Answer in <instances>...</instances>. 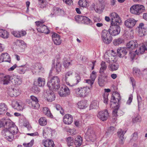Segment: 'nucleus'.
<instances>
[{
    "label": "nucleus",
    "instance_id": "nucleus-60",
    "mask_svg": "<svg viewBox=\"0 0 147 147\" xmlns=\"http://www.w3.org/2000/svg\"><path fill=\"white\" fill-rule=\"evenodd\" d=\"M34 143V140L32 139L30 142L27 143H23V145L25 147H30L32 146Z\"/></svg>",
    "mask_w": 147,
    "mask_h": 147
},
{
    "label": "nucleus",
    "instance_id": "nucleus-26",
    "mask_svg": "<svg viewBox=\"0 0 147 147\" xmlns=\"http://www.w3.org/2000/svg\"><path fill=\"white\" fill-rule=\"evenodd\" d=\"M126 132V131H124L121 129H119L117 132L118 136L120 139L119 143L121 144H123L124 143V137L123 136Z\"/></svg>",
    "mask_w": 147,
    "mask_h": 147
},
{
    "label": "nucleus",
    "instance_id": "nucleus-35",
    "mask_svg": "<svg viewBox=\"0 0 147 147\" xmlns=\"http://www.w3.org/2000/svg\"><path fill=\"white\" fill-rule=\"evenodd\" d=\"M27 69V68L25 65L18 67L17 69V71L20 74H23L25 73Z\"/></svg>",
    "mask_w": 147,
    "mask_h": 147
},
{
    "label": "nucleus",
    "instance_id": "nucleus-9",
    "mask_svg": "<svg viewBox=\"0 0 147 147\" xmlns=\"http://www.w3.org/2000/svg\"><path fill=\"white\" fill-rule=\"evenodd\" d=\"M138 44L136 41L131 40L127 43V48L129 51V54H131L132 52H135V49L138 46Z\"/></svg>",
    "mask_w": 147,
    "mask_h": 147
},
{
    "label": "nucleus",
    "instance_id": "nucleus-2",
    "mask_svg": "<svg viewBox=\"0 0 147 147\" xmlns=\"http://www.w3.org/2000/svg\"><path fill=\"white\" fill-rule=\"evenodd\" d=\"M91 89L87 86L78 88L74 89V94L77 97L84 98L90 93Z\"/></svg>",
    "mask_w": 147,
    "mask_h": 147
},
{
    "label": "nucleus",
    "instance_id": "nucleus-37",
    "mask_svg": "<svg viewBox=\"0 0 147 147\" xmlns=\"http://www.w3.org/2000/svg\"><path fill=\"white\" fill-rule=\"evenodd\" d=\"M47 120L44 117H40L38 120V123L39 125L42 126L46 125L47 123Z\"/></svg>",
    "mask_w": 147,
    "mask_h": 147
},
{
    "label": "nucleus",
    "instance_id": "nucleus-20",
    "mask_svg": "<svg viewBox=\"0 0 147 147\" xmlns=\"http://www.w3.org/2000/svg\"><path fill=\"white\" fill-rule=\"evenodd\" d=\"M128 51H129L128 49L125 47L119 48L117 51L119 57H123L127 54Z\"/></svg>",
    "mask_w": 147,
    "mask_h": 147
},
{
    "label": "nucleus",
    "instance_id": "nucleus-48",
    "mask_svg": "<svg viewBox=\"0 0 147 147\" xmlns=\"http://www.w3.org/2000/svg\"><path fill=\"white\" fill-rule=\"evenodd\" d=\"M51 133V129L49 127L45 128L43 130V134L44 136L46 138L47 136L50 134Z\"/></svg>",
    "mask_w": 147,
    "mask_h": 147
},
{
    "label": "nucleus",
    "instance_id": "nucleus-45",
    "mask_svg": "<svg viewBox=\"0 0 147 147\" xmlns=\"http://www.w3.org/2000/svg\"><path fill=\"white\" fill-rule=\"evenodd\" d=\"M22 82V80L21 78L18 77L17 76H14L13 83L15 85H19Z\"/></svg>",
    "mask_w": 147,
    "mask_h": 147
},
{
    "label": "nucleus",
    "instance_id": "nucleus-53",
    "mask_svg": "<svg viewBox=\"0 0 147 147\" xmlns=\"http://www.w3.org/2000/svg\"><path fill=\"white\" fill-rule=\"evenodd\" d=\"M38 2L40 8H43L46 6L47 3L45 0H38Z\"/></svg>",
    "mask_w": 147,
    "mask_h": 147
},
{
    "label": "nucleus",
    "instance_id": "nucleus-17",
    "mask_svg": "<svg viewBox=\"0 0 147 147\" xmlns=\"http://www.w3.org/2000/svg\"><path fill=\"white\" fill-rule=\"evenodd\" d=\"M52 37L54 44L56 45H59L61 43V40L60 36L59 34L55 32L52 33Z\"/></svg>",
    "mask_w": 147,
    "mask_h": 147
},
{
    "label": "nucleus",
    "instance_id": "nucleus-39",
    "mask_svg": "<svg viewBox=\"0 0 147 147\" xmlns=\"http://www.w3.org/2000/svg\"><path fill=\"white\" fill-rule=\"evenodd\" d=\"M99 102L96 100H94L91 103L90 106V109H96L98 107Z\"/></svg>",
    "mask_w": 147,
    "mask_h": 147
},
{
    "label": "nucleus",
    "instance_id": "nucleus-44",
    "mask_svg": "<svg viewBox=\"0 0 147 147\" xmlns=\"http://www.w3.org/2000/svg\"><path fill=\"white\" fill-rule=\"evenodd\" d=\"M119 66L117 63H114L110 64L109 66V69L111 71H114L117 70Z\"/></svg>",
    "mask_w": 147,
    "mask_h": 147
},
{
    "label": "nucleus",
    "instance_id": "nucleus-52",
    "mask_svg": "<svg viewBox=\"0 0 147 147\" xmlns=\"http://www.w3.org/2000/svg\"><path fill=\"white\" fill-rule=\"evenodd\" d=\"M91 23H92V21L90 19L86 16H84L82 23L89 24Z\"/></svg>",
    "mask_w": 147,
    "mask_h": 147
},
{
    "label": "nucleus",
    "instance_id": "nucleus-15",
    "mask_svg": "<svg viewBox=\"0 0 147 147\" xmlns=\"http://www.w3.org/2000/svg\"><path fill=\"white\" fill-rule=\"evenodd\" d=\"M136 29L138 31L140 36L144 35L147 32V28L144 26V24L143 23H140Z\"/></svg>",
    "mask_w": 147,
    "mask_h": 147
},
{
    "label": "nucleus",
    "instance_id": "nucleus-46",
    "mask_svg": "<svg viewBox=\"0 0 147 147\" xmlns=\"http://www.w3.org/2000/svg\"><path fill=\"white\" fill-rule=\"evenodd\" d=\"M54 67L55 69L57 72H59L61 71L62 68V65L59 62H57L55 65H54Z\"/></svg>",
    "mask_w": 147,
    "mask_h": 147
},
{
    "label": "nucleus",
    "instance_id": "nucleus-43",
    "mask_svg": "<svg viewBox=\"0 0 147 147\" xmlns=\"http://www.w3.org/2000/svg\"><path fill=\"white\" fill-rule=\"evenodd\" d=\"M43 111L44 113L48 117L51 118L53 117V115L51 113L50 110L47 107H43Z\"/></svg>",
    "mask_w": 147,
    "mask_h": 147
},
{
    "label": "nucleus",
    "instance_id": "nucleus-57",
    "mask_svg": "<svg viewBox=\"0 0 147 147\" xmlns=\"http://www.w3.org/2000/svg\"><path fill=\"white\" fill-rule=\"evenodd\" d=\"M56 108L58 111H59L60 113L62 115L64 114V111L62 108L59 105H56Z\"/></svg>",
    "mask_w": 147,
    "mask_h": 147
},
{
    "label": "nucleus",
    "instance_id": "nucleus-41",
    "mask_svg": "<svg viewBox=\"0 0 147 147\" xmlns=\"http://www.w3.org/2000/svg\"><path fill=\"white\" fill-rule=\"evenodd\" d=\"M78 4L80 6L86 8L88 6V3L86 0H80Z\"/></svg>",
    "mask_w": 147,
    "mask_h": 147
},
{
    "label": "nucleus",
    "instance_id": "nucleus-55",
    "mask_svg": "<svg viewBox=\"0 0 147 147\" xmlns=\"http://www.w3.org/2000/svg\"><path fill=\"white\" fill-rule=\"evenodd\" d=\"M31 99H28L27 100V102L28 104H30L31 102L38 101L37 98L34 96H30Z\"/></svg>",
    "mask_w": 147,
    "mask_h": 147
},
{
    "label": "nucleus",
    "instance_id": "nucleus-28",
    "mask_svg": "<svg viewBox=\"0 0 147 147\" xmlns=\"http://www.w3.org/2000/svg\"><path fill=\"white\" fill-rule=\"evenodd\" d=\"M13 79L12 76L7 75L4 76L3 74V77L0 80H3V84H8L11 80Z\"/></svg>",
    "mask_w": 147,
    "mask_h": 147
},
{
    "label": "nucleus",
    "instance_id": "nucleus-12",
    "mask_svg": "<svg viewBox=\"0 0 147 147\" xmlns=\"http://www.w3.org/2000/svg\"><path fill=\"white\" fill-rule=\"evenodd\" d=\"M97 117L100 120L104 121L107 120L109 115L107 110L99 112L97 114Z\"/></svg>",
    "mask_w": 147,
    "mask_h": 147
},
{
    "label": "nucleus",
    "instance_id": "nucleus-56",
    "mask_svg": "<svg viewBox=\"0 0 147 147\" xmlns=\"http://www.w3.org/2000/svg\"><path fill=\"white\" fill-rule=\"evenodd\" d=\"M66 141L68 145L69 146L72 145L74 142V139L70 137L67 138L66 139Z\"/></svg>",
    "mask_w": 147,
    "mask_h": 147
},
{
    "label": "nucleus",
    "instance_id": "nucleus-6",
    "mask_svg": "<svg viewBox=\"0 0 147 147\" xmlns=\"http://www.w3.org/2000/svg\"><path fill=\"white\" fill-rule=\"evenodd\" d=\"M131 13L135 15H139L145 11V7L142 5L137 4L134 5L130 8Z\"/></svg>",
    "mask_w": 147,
    "mask_h": 147
},
{
    "label": "nucleus",
    "instance_id": "nucleus-18",
    "mask_svg": "<svg viewBox=\"0 0 147 147\" xmlns=\"http://www.w3.org/2000/svg\"><path fill=\"white\" fill-rule=\"evenodd\" d=\"M11 58L9 54L7 53H1L0 56V62H6L10 63Z\"/></svg>",
    "mask_w": 147,
    "mask_h": 147
},
{
    "label": "nucleus",
    "instance_id": "nucleus-54",
    "mask_svg": "<svg viewBox=\"0 0 147 147\" xmlns=\"http://www.w3.org/2000/svg\"><path fill=\"white\" fill-rule=\"evenodd\" d=\"M8 119H2L0 120V128L3 126L5 128V126L7 124L6 123L8 121Z\"/></svg>",
    "mask_w": 147,
    "mask_h": 147
},
{
    "label": "nucleus",
    "instance_id": "nucleus-64",
    "mask_svg": "<svg viewBox=\"0 0 147 147\" xmlns=\"http://www.w3.org/2000/svg\"><path fill=\"white\" fill-rule=\"evenodd\" d=\"M105 80L102 78H99L98 79V83L99 86L101 87L104 86Z\"/></svg>",
    "mask_w": 147,
    "mask_h": 147
},
{
    "label": "nucleus",
    "instance_id": "nucleus-29",
    "mask_svg": "<svg viewBox=\"0 0 147 147\" xmlns=\"http://www.w3.org/2000/svg\"><path fill=\"white\" fill-rule=\"evenodd\" d=\"M82 139L80 136H78L76 137L74 141V144L76 147H80L82 145Z\"/></svg>",
    "mask_w": 147,
    "mask_h": 147
},
{
    "label": "nucleus",
    "instance_id": "nucleus-4",
    "mask_svg": "<svg viewBox=\"0 0 147 147\" xmlns=\"http://www.w3.org/2000/svg\"><path fill=\"white\" fill-rule=\"evenodd\" d=\"M44 22L45 21L42 20L36 22L35 23L37 26L36 29L39 32L48 34L50 32V30L47 26L43 24Z\"/></svg>",
    "mask_w": 147,
    "mask_h": 147
},
{
    "label": "nucleus",
    "instance_id": "nucleus-14",
    "mask_svg": "<svg viewBox=\"0 0 147 147\" xmlns=\"http://www.w3.org/2000/svg\"><path fill=\"white\" fill-rule=\"evenodd\" d=\"M58 93L60 96H66L70 94V91L69 88L66 86H62L58 91Z\"/></svg>",
    "mask_w": 147,
    "mask_h": 147
},
{
    "label": "nucleus",
    "instance_id": "nucleus-58",
    "mask_svg": "<svg viewBox=\"0 0 147 147\" xmlns=\"http://www.w3.org/2000/svg\"><path fill=\"white\" fill-rule=\"evenodd\" d=\"M141 121V117L140 116L138 115L135 117L133 118L132 119L133 123H136L138 122H140Z\"/></svg>",
    "mask_w": 147,
    "mask_h": 147
},
{
    "label": "nucleus",
    "instance_id": "nucleus-7",
    "mask_svg": "<svg viewBox=\"0 0 147 147\" xmlns=\"http://www.w3.org/2000/svg\"><path fill=\"white\" fill-rule=\"evenodd\" d=\"M116 55L115 52L113 50H109L107 51L104 55V59L105 61L108 63L114 61Z\"/></svg>",
    "mask_w": 147,
    "mask_h": 147
},
{
    "label": "nucleus",
    "instance_id": "nucleus-23",
    "mask_svg": "<svg viewBox=\"0 0 147 147\" xmlns=\"http://www.w3.org/2000/svg\"><path fill=\"white\" fill-rule=\"evenodd\" d=\"M145 50H147V41L144 45L138 48L135 51L137 55H140L143 53Z\"/></svg>",
    "mask_w": 147,
    "mask_h": 147
},
{
    "label": "nucleus",
    "instance_id": "nucleus-21",
    "mask_svg": "<svg viewBox=\"0 0 147 147\" xmlns=\"http://www.w3.org/2000/svg\"><path fill=\"white\" fill-rule=\"evenodd\" d=\"M12 107L18 111L22 110L23 109V105L21 101H14L12 104Z\"/></svg>",
    "mask_w": 147,
    "mask_h": 147
},
{
    "label": "nucleus",
    "instance_id": "nucleus-34",
    "mask_svg": "<svg viewBox=\"0 0 147 147\" xmlns=\"http://www.w3.org/2000/svg\"><path fill=\"white\" fill-rule=\"evenodd\" d=\"M9 34L6 30L0 29V36L4 38H8Z\"/></svg>",
    "mask_w": 147,
    "mask_h": 147
},
{
    "label": "nucleus",
    "instance_id": "nucleus-62",
    "mask_svg": "<svg viewBox=\"0 0 147 147\" xmlns=\"http://www.w3.org/2000/svg\"><path fill=\"white\" fill-rule=\"evenodd\" d=\"M133 98V96L132 94H130L129 96L128 99L127 100L126 104L128 105H130L132 102Z\"/></svg>",
    "mask_w": 147,
    "mask_h": 147
},
{
    "label": "nucleus",
    "instance_id": "nucleus-47",
    "mask_svg": "<svg viewBox=\"0 0 147 147\" xmlns=\"http://www.w3.org/2000/svg\"><path fill=\"white\" fill-rule=\"evenodd\" d=\"M30 104H31V107L32 109H38L40 107L38 101L31 102Z\"/></svg>",
    "mask_w": 147,
    "mask_h": 147
},
{
    "label": "nucleus",
    "instance_id": "nucleus-40",
    "mask_svg": "<svg viewBox=\"0 0 147 147\" xmlns=\"http://www.w3.org/2000/svg\"><path fill=\"white\" fill-rule=\"evenodd\" d=\"M100 4L101 5V7H97L96 9L98 11H102L104 8V5L106 3V0H98Z\"/></svg>",
    "mask_w": 147,
    "mask_h": 147
},
{
    "label": "nucleus",
    "instance_id": "nucleus-63",
    "mask_svg": "<svg viewBox=\"0 0 147 147\" xmlns=\"http://www.w3.org/2000/svg\"><path fill=\"white\" fill-rule=\"evenodd\" d=\"M12 34L14 36L17 38H20V31H14L12 32Z\"/></svg>",
    "mask_w": 147,
    "mask_h": 147
},
{
    "label": "nucleus",
    "instance_id": "nucleus-8",
    "mask_svg": "<svg viewBox=\"0 0 147 147\" xmlns=\"http://www.w3.org/2000/svg\"><path fill=\"white\" fill-rule=\"evenodd\" d=\"M119 24H111L112 25L108 30L111 35L116 36L119 34L121 28Z\"/></svg>",
    "mask_w": 147,
    "mask_h": 147
},
{
    "label": "nucleus",
    "instance_id": "nucleus-31",
    "mask_svg": "<svg viewBox=\"0 0 147 147\" xmlns=\"http://www.w3.org/2000/svg\"><path fill=\"white\" fill-rule=\"evenodd\" d=\"M104 90L105 92L103 95L104 102L106 104H107L108 101V96L109 94L108 93L111 91V90L110 89L107 88L105 89Z\"/></svg>",
    "mask_w": 147,
    "mask_h": 147
},
{
    "label": "nucleus",
    "instance_id": "nucleus-24",
    "mask_svg": "<svg viewBox=\"0 0 147 147\" xmlns=\"http://www.w3.org/2000/svg\"><path fill=\"white\" fill-rule=\"evenodd\" d=\"M42 144L45 147H54L55 146L53 141L50 139L43 140Z\"/></svg>",
    "mask_w": 147,
    "mask_h": 147
},
{
    "label": "nucleus",
    "instance_id": "nucleus-38",
    "mask_svg": "<svg viewBox=\"0 0 147 147\" xmlns=\"http://www.w3.org/2000/svg\"><path fill=\"white\" fill-rule=\"evenodd\" d=\"M45 84V78L39 77L37 80V85L40 87L44 86Z\"/></svg>",
    "mask_w": 147,
    "mask_h": 147
},
{
    "label": "nucleus",
    "instance_id": "nucleus-51",
    "mask_svg": "<svg viewBox=\"0 0 147 147\" xmlns=\"http://www.w3.org/2000/svg\"><path fill=\"white\" fill-rule=\"evenodd\" d=\"M84 17V16L78 15L75 16V19L77 22L80 23H82Z\"/></svg>",
    "mask_w": 147,
    "mask_h": 147
},
{
    "label": "nucleus",
    "instance_id": "nucleus-13",
    "mask_svg": "<svg viewBox=\"0 0 147 147\" xmlns=\"http://www.w3.org/2000/svg\"><path fill=\"white\" fill-rule=\"evenodd\" d=\"M32 71L34 73L44 71V68L42 66V64L40 63H37L33 65L32 67Z\"/></svg>",
    "mask_w": 147,
    "mask_h": 147
},
{
    "label": "nucleus",
    "instance_id": "nucleus-49",
    "mask_svg": "<svg viewBox=\"0 0 147 147\" xmlns=\"http://www.w3.org/2000/svg\"><path fill=\"white\" fill-rule=\"evenodd\" d=\"M123 42V40L120 38L114 40L113 41V45L115 46H117L121 44Z\"/></svg>",
    "mask_w": 147,
    "mask_h": 147
},
{
    "label": "nucleus",
    "instance_id": "nucleus-22",
    "mask_svg": "<svg viewBox=\"0 0 147 147\" xmlns=\"http://www.w3.org/2000/svg\"><path fill=\"white\" fill-rule=\"evenodd\" d=\"M111 101L114 104L119 102L121 99V97L119 94L118 93H113L111 97Z\"/></svg>",
    "mask_w": 147,
    "mask_h": 147
},
{
    "label": "nucleus",
    "instance_id": "nucleus-3",
    "mask_svg": "<svg viewBox=\"0 0 147 147\" xmlns=\"http://www.w3.org/2000/svg\"><path fill=\"white\" fill-rule=\"evenodd\" d=\"M60 80L57 76H53L47 83V86L50 90L57 89L59 87Z\"/></svg>",
    "mask_w": 147,
    "mask_h": 147
},
{
    "label": "nucleus",
    "instance_id": "nucleus-61",
    "mask_svg": "<svg viewBox=\"0 0 147 147\" xmlns=\"http://www.w3.org/2000/svg\"><path fill=\"white\" fill-rule=\"evenodd\" d=\"M137 100L138 103V109H139L142 105V98L139 95H137Z\"/></svg>",
    "mask_w": 147,
    "mask_h": 147
},
{
    "label": "nucleus",
    "instance_id": "nucleus-5",
    "mask_svg": "<svg viewBox=\"0 0 147 147\" xmlns=\"http://www.w3.org/2000/svg\"><path fill=\"white\" fill-rule=\"evenodd\" d=\"M109 30H104L101 33V38L103 42L106 44H109L112 41L113 38Z\"/></svg>",
    "mask_w": 147,
    "mask_h": 147
},
{
    "label": "nucleus",
    "instance_id": "nucleus-19",
    "mask_svg": "<svg viewBox=\"0 0 147 147\" xmlns=\"http://www.w3.org/2000/svg\"><path fill=\"white\" fill-rule=\"evenodd\" d=\"M73 121V117L70 114H65L63 117V122L65 124L70 125L72 123Z\"/></svg>",
    "mask_w": 147,
    "mask_h": 147
},
{
    "label": "nucleus",
    "instance_id": "nucleus-25",
    "mask_svg": "<svg viewBox=\"0 0 147 147\" xmlns=\"http://www.w3.org/2000/svg\"><path fill=\"white\" fill-rule=\"evenodd\" d=\"M20 94V91L18 89L13 88L8 92L9 95L12 97H16L19 95Z\"/></svg>",
    "mask_w": 147,
    "mask_h": 147
},
{
    "label": "nucleus",
    "instance_id": "nucleus-11",
    "mask_svg": "<svg viewBox=\"0 0 147 147\" xmlns=\"http://www.w3.org/2000/svg\"><path fill=\"white\" fill-rule=\"evenodd\" d=\"M86 137L87 138L92 142H93L96 138L95 133L92 129L88 128L86 133Z\"/></svg>",
    "mask_w": 147,
    "mask_h": 147
},
{
    "label": "nucleus",
    "instance_id": "nucleus-36",
    "mask_svg": "<svg viewBox=\"0 0 147 147\" xmlns=\"http://www.w3.org/2000/svg\"><path fill=\"white\" fill-rule=\"evenodd\" d=\"M73 72L72 71H69L65 74L64 81L66 82V84L69 86H71V84L68 82V79L69 76L72 75Z\"/></svg>",
    "mask_w": 147,
    "mask_h": 147
},
{
    "label": "nucleus",
    "instance_id": "nucleus-33",
    "mask_svg": "<svg viewBox=\"0 0 147 147\" xmlns=\"http://www.w3.org/2000/svg\"><path fill=\"white\" fill-rule=\"evenodd\" d=\"M7 105L4 103L0 104V115L4 114L7 110Z\"/></svg>",
    "mask_w": 147,
    "mask_h": 147
},
{
    "label": "nucleus",
    "instance_id": "nucleus-42",
    "mask_svg": "<svg viewBox=\"0 0 147 147\" xmlns=\"http://www.w3.org/2000/svg\"><path fill=\"white\" fill-rule=\"evenodd\" d=\"M101 67L100 68L99 72L100 73H102L104 71H105L107 68V65L105 62L102 61L100 63Z\"/></svg>",
    "mask_w": 147,
    "mask_h": 147
},
{
    "label": "nucleus",
    "instance_id": "nucleus-1",
    "mask_svg": "<svg viewBox=\"0 0 147 147\" xmlns=\"http://www.w3.org/2000/svg\"><path fill=\"white\" fill-rule=\"evenodd\" d=\"M8 121L5 126V128L2 131V134L7 140L11 142L14 139V135L17 134L18 129L15 123L10 119H8Z\"/></svg>",
    "mask_w": 147,
    "mask_h": 147
},
{
    "label": "nucleus",
    "instance_id": "nucleus-30",
    "mask_svg": "<svg viewBox=\"0 0 147 147\" xmlns=\"http://www.w3.org/2000/svg\"><path fill=\"white\" fill-rule=\"evenodd\" d=\"M81 79L80 77V75L77 73H76L75 74V76L73 79L74 83L71 84V86H74L78 83L80 81Z\"/></svg>",
    "mask_w": 147,
    "mask_h": 147
},
{
    "label": "nucleus",
    "instance_id": "nucleus-59",
    "mask_svg": "<svg viewBox=\"0 0 147 147\" xmlns=\"http://www.w3.org/2000/svg\"><path fill=\"white\" fill-rule=\"evenodd\" d=\"M67 131L71 135H75L77 133L76 130L74 128L71 129L67 128Z\"/></svg>",
    "mask_w": 147,
    "mask_h": 147
},
{
    "label": "nucleus",
    "instance_id": "nucleus-27",
    "mask_svg": "<svg viewBox=\"0 0 147 147\" xmlns=\"http://www.w3.org/2000/svg\"><path fill=\"white\" fill-rule=\"evenodd\" d=\"M78 107L80 109H84L88 106L87 101L86 100H82L78 103Z\"/></svg>",
    "mask_w": 147,
    "mask_h": 147
},
{
    "label": "nucleus",
    "instance_id": "nucleus-50",
    "mask_svg": "<svg viewBox=\"0 0 147 147\" xmlns=\"http://www.w3.org/2000/svg\"><path fill=\"white\" fill-rule=\"evenodd\" d=\"M133 73L134 76H139L141 74L140 69L136 67L133 68Z\"/></svg>",
    "mask_w": 147,
    "mask_h": 147
},
{
    "label": "nucleus",
    "instance_id": "nucleus-10",
    "mask_svg": "<svg viewBox=\"0 0 147 147\" xmlns=\"http://www.w3.org/2000/svg\"><path fill=\"white\" fill-rule=\"evenodd\" d=\"M110 17L111 19V24H119L121 22V20L118 15L115 12L111 13Z\"/></svg>",
    "mask_w": 147,
    "mask_h": 147
},
{
    "label": "nucleus",
    "instance_id": "nucleus-32",
    "mask_svg": "<svg viewBox=\"0 0 147 147\" xmlns=\"http://www.w3.org/2000/svg\"><path fill=\"white\" fill-rule=\"evenodd\" d=\"M55 96L54 93L51 92L47 94V95L46 97V99L49 102H51L55 100Z\"/></svg>",
    "mask_w": 147,
    "mask_h": 147
},
{
    "label": "nucleus",
    "instance_id": "nucleus-16",
    "mask_svg": "<svg viewBox=\"0 0 147 147\" xmlns=\"http://www.w3.org/2000/svg\"><path fill=\"white\" fill-rule=\"evenodd\" d=\"M137 21L133 18H129L125 22V25L127 28H131L135 26Z\"/></svg>",
    "mask_w": 147,
    "mask_h": 147
}]
</instances>
